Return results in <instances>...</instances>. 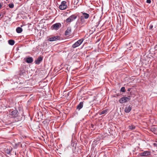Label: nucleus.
I'll return each instance as SVG.
<instances>
[{"mask_svg":"<svg viewBox=\"0 0 157 157\" xmlns=\"http://www.w3.org/2000/svg\"><path fill=\"white\" fill-rule=\"evenodd\" d=\"M16 32L18 33H20L22 31V29L20 27H18L16 29Z\"/></svg>","mask_w":157,"mask_h":157,"instance_id":"obj_16","label":"nucleus"},{"mask_svg":"<svg viewBox=\"0 0 157 157\" xmlns=\"http://www.w3.org/2000/svg\"><path fill=\"white\" fill-rule=\"evenodd\" d=\"M132 108L130 106H126L124 109V111L126 113H128L131 110Z\"/></svg>","mask_w":157,"mask_h":157,"instance_id":"obj_13","label":"nucleus"},{"mask_svg":"<svg viewBox=\"0 0 157 157\" xmlns=\"http://www.w3.org/2000/svg\"><path fill=\"white\" fill-rule=\"evenodd\" d=\"M77 16V15L75 14L72 15L67 18L66 19V21L67 23L70 22L76 19Z\"/></svg>","mask_w":157,"mask_h":157,"instance_id":"obj_2","label":"nucleus"},{"mask_svg":"<svg viewBox=\"0 0 157 157\" xmlns=\"http://www.w3.org/2000/svg\"><path fill=\"white\" fill-rule=\"evenodd\" d=\"M14 41L13 40H8V43L10 45H13L14 44Z\"/></svg>","mask_w":157,"mask_h":157,"instance_id":"obj_17","label":"nucleus"},{"mask_svg":"<svg viewBox=\"0 0 157 157\" xmlns=\"http://www.w3.org/2000/svg\"><path fill=\"white\" fill-rule=\"evenodd\" d=\"M107 109L104 110H103V111H102V112H100V113L99 114L100 115H102L103 114H106L107 113Z\"/></svg>","mask_w":157,"mask_h":157,"instance_id":"obj_19","label":"nucleus"},{"mask_svg":"<svg viewBox=\"0 0 157 157\" xmlns=\"http://www.w3.org/2000/svg\"><path fill=\"white\" fill-rule=\"evenodd\" d=\"M152 27H153V26H151L150 28H152Z\"/></svg>","mask_w":157,"mask_h":157,"instance_id":"obj_28","label":"nucleus"},{"mask_svg":"<svg viewBox=\"0 0 157 157\" xmlns=\"http://www.w3.org/2000/svg\"><path fill=\"white\" fill-rule=\"evenodd\" d=\"M152 129H153V131H152L153 132H155L156 130L154 128H152Z\"/></svg>","mask_w":157,"mask_h":157,"instance_id":"obj_26","label":"nucleus"},{"mask_svg":"<svg viewBox=\"0 0 157 157\" xmlns=\"http://www.w3.org/2000/svg\"><path fill=\"white\" fill-rule=\"evenodd\" d=\"M153 144V145L155 147H157V144H156V143H154Z\"/></svg>","mask_w":157,"mask_h":157,"instance_id":"obj_24","label":"nucleus"},{"mask_svg":"<svg viewBox=\"0 0 157 157\" xmlns=\"http://www.w3.org/2000/svg\"><path fill=\"white\" fill-rule=\"evenodd\" d=\"M135 127L133 125H131L129 126V129H130L131 130H133L135 129Z\"/></svg>","mask_w":157,"mask_h":157,"instance_id":"obj_20","label":"nucleus"},{"mask_svg":"<svg viewBox=\"0 0 157 157\" xmlns=\"http://www.w3.org/2000/svg\"><path fill=\"white\" fill-rule=\"evenodd\" d=\"M83 102H80L77 107V109L79 110L83 106Z\"/></svg>","mask_w":157,"mask_h":157,"instance_id":"obj_12","label":"nucleus"},{"mask_svg":"<svg viewBox=\"0 0 157 157\" xmlns=\"http://www.w3.org/2000/svg\"><path fill=\"white\" fill-rule=\"evenodd\" d=\"M18 111L17 110H14L12 111L10 113V115L12 117H15L17 116Z\"/></svg>","mask_w":157,"mask_h":157,"instance_id":"obj_8","label":"nucleus"},{"mask_svg":"<svg viewBox=\"0 0 157 157\" xmlns=\"http://www.w3.org/2000/svg\"><path fill=\"white\" fill-rule=\"evenodd\" d=\"M14 4L13 3L9 4V6L10 8H13L14 7Z\"/></svg>","mask_w":157,"mask_h":157,"instance_id":"obj_21","label":"nucleus"},{"mask_svg":"<svg viewBox=\"0 0 157 157\" xmlns=\"http://www.w3.org/2000/svg\"><path fill=\"white\" fill-rule=\"evenodd\" d=\"M131 47H130V49H129L130 50H131Z\"/></svg>","mask_w":157,"mask_h":157,"instance_id":"obj_29","label":"nucleus"},{"mask_svg":"<svg viewBox=\"0 0 157 157\" xmlns=\"http://www.w3.org/2000/svg\"><path fill=\"white\" fill-rule=\"evenodd\" d=\"M66 3V2L65 1L62 2L61 5L59 6V9L61 10H64L66 9L67 7Z\"/></svg>","mask_w":157,"mask_h":157,"instance_id":"obj_4","label":"nucleus"},{"mask_svg":"<svg viewBox=\"0 0 157 157\" xmlns=\"http://www.w3.org/2000/svg\"><path fill=\"white\" fill-rule=\"evenodd\" d=\"M86 20L83 17H80L79 21L76 22V25H77V27H78L79 29L84 27L85 25L86 24L87 22Z\"/></svg>","mask_w":157,"mask_h":157,"instance_id":"obj_1","label":"nucleus"},{"mask_svg":"<svg viewBox=\"0 0 157 157\" xmlns=\"http://www.w3.org/2000/svg\"><path fill=\"white\" fill-rule=\"evenodd\" d=\"M150 154V152L147 151H145L140 153V155L141 156H146L149 155Z\"/></svg>","mask_w":157,"mask_h":157,"instance_id":"obj_14","label":"nucleus"},{"mask_svg":"<svg viewBox=\"0 0 157 157\" xmlns=\"http://www.w3.org/2000/svg\"><path fill=\"white\" fill-rule=\"evenodd\" d=\"M60 39V37L58 36H54L51 37H49L48 39V40L50 41H56Z\"/></svg>","mask_w":157,"mask_h":157,"instance_id":"obj_5","label":"nucleus"},{"mask_svg":"<svg viewBox=\"0 0 157 157\" xmlns=\"http://www.w3.org/2000/svg\"><path fill=\"white\" fill-rule=\"evenodd\" d=\"M6 12L5 11H2L0 13V17H1V18H2L6 13Z\"/></svg>","mask_w":157,"mask_h":157,"instance_id":"obj_18","label":"nucleus"},{"mask_svg":"<svg viewBox=\"0 0 157 157\" xmlns=\"http://www.w3.org/2000/svg\"><path fill=\"white\" fill-rule=\"evenodd\" d=\"M83 40L84 39H81L78 40L72 45L73 48H75L76 47H78L82 43Z\"/></svg>","mask_w":157,"mask_h":157,"instance_id":"obj_3","label":"nucleus"},{"mask_svg":"<svg viewBox=\"0 0 157 157\" xmlns=\"http://www.w3.org/2000/svg\"><path fill=\"white\" fill-rule=\"evenodd\" d=\"M43 60V57L41 56L39 57L35 61L36 64H39Z\"/></svg>","mask_w":157,"mask_h":157,"instance_id":"obj_9","label":"nucleus"},{"mask_svg":"<svg viewBox=\"0 0 157 157\" xmlns=\"http://www.w3.org/2000/svg\"><path fill=\"white\" fill-rule=\"evenodd\" d=\"M147 2L148 3H150L151 2V0H147Z\"/></svg>","mask_w":157,"mask_h":157,"instance_id":"obj_23","label":"nucleus"},{"mask_svg":"<svg viewBox=\"0 0 157 157\" xmlns=\"http://www.w3.org/2000/svg\"><path fill=\"white\" fill-rule=\"evenodd\" d=\"M131 90V88H128V91H129L130 90Z\"/></svg>","mask_w":157,"mask_h":157,"instance_id":"obj_27","label":"nucleus"},{"mask_svg":"<svg viewBox=\"0 0 157 157\" xmlns=\"http://www.w3.org/2000/svg\"><path fill=\"white\" fill-rule=\"evenodd\" d=\"M81 13L82 15L80 16L81 17H83L84 19H87L90 16L89 14L84 12H82Z\"/></svg>","mask_w":157,"mask_h":157,"instance_id":"obj_7","label":"nucleus"},{"mask_svg":"<svg viewBox=\"0 0 157 157\" xmlns=\"http://www.w3.org/2000/svg\"><path fill=\"white\" fill-rule=\"evenodd\" d=\"M2 6V4L0 3V9H1Z\"/></svg>","mask_w":157,"mask_h":157,"instance_id":"obj_25","label":"nucleus"},{"mask_svg":"<svg viewBox=\"0 0 157 157\" xmlns=\"http://www.w3.org/2000/svg\"><path fill=\"white\" fill-rule=\"evenodd\" d=\"M52 27H53V29L56 30H58L59 27V24L58 23H56L54 24Z\"/></svg>","mask_w":157,"mask_h":157,"instance_id":"obj_15","label":"nucleus"},{"mask_svg":"<svg viewBox=\"0 0 157 157\" xmlns=\"http://www.w3.org/2000/svg\"><path fill=\"white\" fill-rule=\"evenodd\" d=\"M71 32V29L70 27L67 28V30L65 31V35L66 36H67L70 35Z\"/></svg>","mask_w":157,"mask_h":157,"instance_id":"obj_10","label":"nucleus"},{"mask_svg":"<svg viewBox=\"0 0 157 157\" xmlns=\"http://www.w3.org/2000/svg\"><path fill=\"white\" fill-rule=\"evenodd\" d=\"M6 0L7 1H8V0Z\"/></svg>","mask_w":157,"mask_h":157,"instance_id":"obj_30","label":"nucleus"},{"mask_svg":"<svg viewBox=\"0 0 157 157\" xmlns=\"http://www.w3.org/2000/svg\"><path fill=\"white\" fill-rule=\"evenodd\" d=\"M121 91L122 92H125V87H122L121 89Z\"/></svg>","mask_w":157,"mask_h":157,"instance_id":"obj_22","label":"nucleus"},{"mask_svg":"<svg viewBox=\"0 0 157 157\" xmlns=\"http://www.w3.org/2000/svg\"><path fill=\"white\" fill-rule=\"evenodd\" d=\"M33 61V58L32 57H29L26 59L25 61L28 63H31Z\"/></svg>","mask_w":157,"mask_h":157,"instance_id":"obj_11","label":"nucleus"},{"mask_svg":"<svg viewBox=\"0 0 157 157\" xmlns=\"http://www.w3.org/2000/svg\"><path fill=\"white\" fill-rule=\"evenodd\" d=\"M129 100V98L126 97H122L120 99L119 102L121 103H124L126 102L127 100Z\"/></svg>","mask_w":157,"mask_h":157,"instance_id":"obj_6","label":"nucleus"}]
</instances>
